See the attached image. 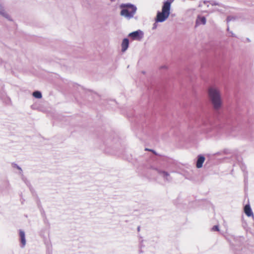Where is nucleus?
I'll return each mask as SVG.
<instances>
[{"label": "nucleus", "instance_id": "nucleus-16", "mask_svg": "<svg viewBox=\"0 0 254 254\" xmlns=\"http://www.w3.org/2000/svg\"><path fill=\"white\" fill-rule=\"evenodd\" d=\"M145 150H149V151H150L152 152L153 153L156 154L155 151L154 150H153L148 149H147V148H146V149H145Z\"/></svg>", "mask_w": 254, "mask_h": 254}, {"label": "nucleus", "instance_id": "nucleus-6", "mask_svg": "<svg viewBox=\"0 0 254 254\" xmlns=\"http://www.w3.org/2000/svg\"><path fill=\"white\" fill-rule=\"evenodd\" d=\"M205 160V157L202 155H199L197 156V159L196 163L197 168H201L202 167L203 164Z\"/></svg>", "mask_w": 254, "mask_h": 254}, {"label": "nucleus", "instance_id": "nucleus-8", "mask_svg": "<svg viewBox=\"0 0 254 254\" xmlns=\"http://www.w3.org/2000/svg\"><path fill=\"white\" fill-rule=\"evenodd\" d=\"M129 45V41L127 38L123 39L122 43V51L125 52L127 49Z\"/></svg>", "mask_w": 254, "mask_h": 254}, {"label": "nucleus", "instance_id": "nucleus-19", "mask_svg": "<svg viewBox=\"0 0 254 254\" xmlns=\"http://www.w3.org/2000/svg\"><path fill=\"white\" fill-rule=\"evenodd\" d=\"M231 33L232 34V36H234V34L232 32H231Z\"/></svg>", "mask_w": 254, "mask_h": 254}, {"label": "nucleus", "instance_id": "nucleus-21", "mask_svg": "<svg viewBox=\"0 0 254 254\" xmlns=\"http://www.w3.org/2000/svg\"><path fill=\"white\" fill-rule=\"evenodd\" d=\"M111 0V1H115L116 0Z\"/></svg>", "mask_w": 254, "mask_h": 254}, {"label": "nucleus", "instance_id": "nucleus-11", "mask_svg": "<svg viewBox=\"0 0 254 254\" xmlns=\"http://www.w3.org/2000/svg\"><path fill=\"white\" fill-rule=\"evenodd\" d=\"M196 23L204 25L206 23V18L204 16H198L196 20Z\"/></svg>", "mask_w": 254, "mask_h": 254}, {"label": "nucleus", "instance_id": "nucleus-18", "mask_svg": "<svg viewBox=\"0 0 254 254\" xmlns=\"http://www.w3.org/2000/svg\"><path fill=\"white\" fill-rule=\"evenodd\" d=\"M194 10L193 9H190L189 10H187V12H189V11H193Z\"/></svg>", "mask_w": 254, "mask_h": 254}, {"label": "nucleus", "instance_id": "nucleus-14", "mask_svg": "<svg viewBox=\"0 0 254 254\" xmlns=\"http://www.w3.org/2000/svg\"><path fill=\"white\" fill-rule=\"evenodd\" d=\"M234 18L233 16H228L227 17V21L230 22L232 20H234Z\"/></svg>", "mask_w": 254, "mask_h": 254}, {"label": "nucleus", "instance_id": "nucleus-15", "mask_svg": "<svg viewBox=\"0 0 254 254\" xmlns=\"http://www.w3.org/2000/svg\"><path fill=\"white\" fill-rule=\"evenodd\" d=\"M160 68H161V69H167V68H168V67H167V66H166V65H162V66H161V67H160Z\"/></svg>", "mask_w": 254, "mask_h": 254}, {"label": "nucleus", "instance_id": "nucleus-20", "mask_svg": "<svg viewBox=\"0 0 254 254\" xmlns=\"http://www.w3.org/2000/svg\"><path fill=\"white\" fill-rule=\"evenodd\" d=\"M213 4L216 5L217 4L216 3H214L212 4V5H213Z\"/></svg>", "mask_w": 254, "mask_h": 254}, {"label": "nucleus", "instance_id": "nucleus-17", "mask_svg": "<svg viewBox=\"0 0 254 254\" xmlns=\"http://www.w3.org/2000/svg\"><path fill=\"white\" fill-rule=\"evenodd\" d=\"M15 166H16V167L18 170H20V171H22L21 168L19 166H18V165H17L16 164H15Z\"/></svg>", "mask_w": 254, "mask_h": 254}, {"label": "nucleus", "instance_id": "nucleus-5", "mask_svg": "<svg viewBox=\"0 0 254 254\" xmlns=\"http://www.w3.org/2000/svg\"><path fill=\"white\" fill-rule=\"evenodd\" d=\"M0 15L10 21H12L13 19L9 13L5 10L3 5L0 2Z\"/></svg>", "mask_w": 254, "mask_h": 254}, {"label": "nucleus", "instance_id": "nucleus-1", "mask_svg": "<svg viewBox=\"0 0 254 254\" xmlns=\"http://www.w3.org/2000/svg\"><path fill=\"white\" fill-rule=\"evenodd\" d=\"M207 93L212 109L215 112H219L223 106V99L220 88L213 85L208 87Z\"/></svg>", "mask_w": 254, "mask_h": 254}, {"label": "nucleus", "instance_id": "nucleus-10", "mask_svg": "<svg viewBox=\"0 0 254 254\" xmlns=\"http://www.w3.org/2000/svg\"><path fill=\"white\" fill-rule=\"evenodd\" d=\"M158 173L162 175L164 179L168 181H170V177L169 174L166 171L159 170Z\"/></svg>", "mask_w": 254, "mask_h": 254}, {"label": "nucleus", "instance_id": "nucleus-2", "mask_svg": "<svg viewBox=\"0 0 254 254\" xmlns=\"http://www.w3.org/2000/svg\"><path fill=\"white\" fill-rule=\"evenodd\" d=\"M172 1L167 0L163 2L161 11H158L155 18V23L153 25V29L156 28V22H164L169 16L170 14L171 5Z\"/></svg>", "mask_w": 254, "mask_h": 254}, {"label": "nucleus", "instance_id": "nucleus-3", "mask_svg": "<svg viewBox=\"0 0 254 254\" xmlns=\"http://www.w3.org/2000/svg\"><path fill=\"white\" fill-rule=\"evenodd\" d=\"M120 7L122 9L121 15L127 19L132 18L137 10L136 7L130 3H122Z\"/></svg>", "mask_w": 254, "mask_h": 254}, {"label": "nucleus", "instance_id": "nucleus-4", "mask_svg": "<svg viewBox=\"0 0 254 254\" xmlns=\"http://www.w3.org/2000/svg\"><path fill=\"white\" fill-rule=\"evenodd\" d=\"M128 37L133 40L140 41L143 37V32L140 30H138L130 33L128 34Z\"/></svg>", "mask_w": 254, "mask_h": 254}, {"label": "nucleus", "instance_id": "nucleus-12", "mask_svg": "<svg viewBox=\"0 0 254 254\" xmlns=\"http://www.w3.org/2000/svg\"><path fill=\"white\" fill-rule=\"evenodd\" d=\"M33 96L37 99H41L42 97V93L39 91H35L33 92Z\"/></svg>", "mask_w": 254, "mask_h": 254}, {"label": "nucleus", "instance_id": "nucleus-7", "mask_svg": "<svg viewBox=\"0 0 254 254\" xmlns=\"http://www.w3.org/2000/svg\"><path fill=\"white\" fill-rule=\"evenodd\" d=\"M19 236H20V242L21 243V247L22 248H23V247H24V246L26 245V239H25V232L23 231L20 230H19Z\"/></svg>", "mask_w": 254, "mask_h": 254}, {"label": "nucleus", "instance_id": "nucleus-22", "mask_svg": "<svg viewBox=\"0 0 254 254\" xmlns=\"http://www.w3.org/2000/svg\"><path fill=\"white\" fill-rule=\"evenodd\" d=\"M203 2H204V3H206V1H204Z\"/></svg>", "mask_w": 254, "mask_h": 254}, {"label": "nucleus", "instance_id": "nucleus-9", "mask_svg": "<svg viewBox=\"0 0 254 254\" xmlns=\"http://www.w3.org/2000/svg\"><path fill=\"white\" fill-rule=\"evenodd\" d=\"M244 211L245 214L248 216L250 217L253 215V213L251 209V208L249 204H247L245 205L244 207Z\"/></svg>", "mask_w": 254, "mask_h": 254}, {"label": "nucleus", "instance_id": "nucleus-13", "mask_svg": "<svg viewBox=\"0 0 254 254\" xmlns=\"http://www.w3.org/2000/svg\"><path fill=\"white\" fill-rule=\"evenodd\" d=\"M212 230L213 231H218L219 230V227H218V226L217 225H215L212 228Z\"/></svg>", "mask_w": 254, "mask_h": 254}]
</instances>
